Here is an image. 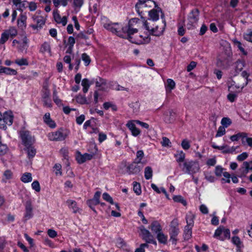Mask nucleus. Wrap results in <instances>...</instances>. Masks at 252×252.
Returning a JSON list of instances; mask_svg holds the SVG:
<instances>
[{"label":"nucleus","mask_w":252,"mask_h":252,"mask_svg":"<svg viewBox=\"0 0 252 252\" xmlns=\"http://www.w3.org/2000/svg\"><path fill=\"white\" fill-rule=\"evenodd\" d=\"M175 157L176 158V161L179 163V166L181 167L183 164H181L182 162H183L185 158V154L183 151L178 152V153L175 155Z\"/></svg>","instance_id":"obj_26"},{"label":"nucleus","mask_w":252,"mask_h":252,"mask_svg":"<svg viewBox=\"0 0 252 252\" xmlns=\"http://www.w3.org/2000/svg\"><path fill=\"white\" fill-rule=\"evenodd\" d=\"M192 227H191V226H187V225L185 226V229H184V236L185 240H188L190 238V237L191 236V234H192V231H191Z\"/></svg>","instance_id":"obj_29"},{"label":"nucleus","mask_w":252,"mask_h":252,"mask_svg":"<svg viewBox=\"0 0 252 252\" xmlns=\"http://www.w3.org/2000/svg\"><path fill=\"white\" fill-rule=\"evenodd\" d=\"M92 84V83H90L89 80L88 79L85 78L83 79L81 85L83 86V92L84 93H86L88 92V89Z\"/></svg>","instance_id":"obj_30"},{"label":"nucleus","mask_w":252,"mask_h":252,"mask_svg":"<svg viewBox=\"0 0 252 252\" xmlns=\"http://www.w3.org/2000/svg\"><path fill=\"white\" fill-rule=\"evenodd\" d=\"M180 232L179 223L177 219H173L170 224L169 234L170 236L169 241L173 244L176 245L178 241V235Z\"/></svg>","instance_id":"obj_6"},{"label":"nucleus","mask_w":252,"mask_h":252,"mask_svg":"<svg viewBox=\"0 0 252 252\" xmlns=\"http://www.w3.org/2000/svg\"><path fill=\"white\" fill-rule=\"evenodd\" d=\"M232 53L230 49H225L219 54L217 59V65L220 67L226 68L232 62Z\"/></svg>","instance_id":"obj_2"},{"label":"nucleus","mask_w":252,"mask_h":252,"mask_svg":"<svg viewBox=\"0 0 252 252\" xmlns=\"http://www.w3.org/2000/svg\"><path fill=\"white\" fill-rule=\"evenodd\" d=\"M102 197L104 200L109 202L110 204H114L112 198L109 195V194L108 193H107L106 192L102 194Z\"/></svg>","instance_id":"obj_51"},{"label":"nucleus","mask_w":252,"mask_h":252,"mask_svg":"<svg viewBox=\"0 0 252 252\" xmlns=\"http://www.w3.org/2000/svg\"><path fill=\"white\" fill-rule=\"evenodd\" d=\"M40 52L42 53H45L46 52H50V45L47 42H44L43 44H42L41 46Z\"/></svg>","instance_id":"obj_37"},{"label":"nucleus","mask_w":252,"mask_h":252,"mask_svg":"<svg viewBox=\"0 0 252 252\" xmlns=\"http://www.w3.org/2000/svg\"><path fill=\"white\" fill-rule=\"evenodd\" d=\"M150 25V22H148L147 21H143V26L149 32L150 34L157 36H159L163 34L166 27L165 20L162 21L161 23L155 27H152Z\"/></svg>","instance_id":"obj_3"},{"label":"nucleus","mask_w":252,"mask_h":252,"mask_svg":"<svg viewBox=\"0 0 252 252\" xmlns=\"http://www.w3.org/2000/svg\"><path fill=\"white\" fill-rule=\"evenodd\" d=\"M54 168L55 173L57 176H61L62 175V172L61 171L62 166L60 164H56L54 166Z\"/></svg>","instance_id":"obj_46"},{"label":"nucleus","mask_w":252,"mask_h":252,"mask_svg":"<svg viewBox=\"0 0 252 252\" xmlns=\"http://www.w3.org/2000/svg\"><path fill=\"white\" fill-rule=\"evenodd\" d=\"M48 137L50 140L53 141H62L66 138V136L60 130L49 133Z\"/></svg>","instance_id":"obj_15"},{"label":"nucleus","mask_w":252,"mask_h":252,"mask_svg":"<svg viewBox=\"0 0 252 252\" xmlns=\"http://www.w3.org/2000/svg\"><path fill=\"white\" fill-rule=\"evenodd\" d=\"M145 178L147 180H149L152 178L153 176V170L150 166H147L145 168L144 171Z\"/></svg>","instance_id":"obj_34"},{"label":"nucleus","mask_w":252,"mask_h":252,"mask_svg":"<svg viewBox=\"0 0 252 252\" xmlns=\"http://www.w3.org/2000/svg\"><path fill=\"white\" fill-rule=\"evenodd\" d=\"M233 42L235 45H236L239 48V49L242 53H243V54L245 55H247V52L245 51L244 48L242 46V43L240 41L236 39H234L233 40Z\"/></svg>","instance_id":"obj_41"},{"label":"nucleus","mask_w":252,"mask_h":252,"mask_svg":"<svg viewBox=\"0 0 252 252\" xmlns=\"http://www.w3.org/2000/svg\"><path fill=\"white\" fill-rule=\"evenodd\" d=\"M9 36L5 31H4L3 33H2L1 37L0 38V44H4L9 38Z\"/></svg>","instance_id":"obj_50"},{"label":"nucleus","mask_w":252,"mask_h":252,"mask_svg":"<svg viewBox=\"0 0 252 252\" xmlns=\"http://www.w3.org/2000/svg\"><path fill=\"white\" fill-rule=\"evenodd\" d=\"M32 19L36 23V25L31 26L33 29H38V28H41L45 24V20L42 16L33 15Z\"/></svg>","instance_id":"obj_18"},{"label":"nucleus","mask_w":252,"mask_h":252,"mask_svg":"<svg viewBox=\"0 0 252 252\" xmlns=\"http://www.w3.org/2000/svg\"><path fill=\"white\" fill-rule=\"evenodd\" d=\"M135 22H137L136 19H131L125 27L120 26L118 23H105L103 27L118 36L127 39L132 43H134L133 38H137L138 35L140 34L138 33V30L133 27L132 23Z\"/></svg>","instance_id":"obj_1"},{"label":"nucleus","mask_w":252,"mask_h":252,"mask_svg":"<svg viewBox=\"0 0 252 252\" xmlns=\"http://www.w3.org/2000/svg\"><path fill=\"white\" fill-rule=\"evenodd\" d=\"M150 228H151L153 232L156 234L162 230V227L160 223L157 220L154 221L152 222Z\"/></svg>","instance_id":"obj_22"},{"label":"nucleus","mask_w":252,"mask_h":252,"mask_svg":"<svg viewBox=\"0 0 252 252\" xmlns=\"http://www.w3.org/2000/svg\"><path fill=\"white\" fill-rule=\"evenodd\" d=\"M32 188L37 192L40 190V187L39 182L37 181H34L32 184Z\"/></svg>","instance_id":"obj_56"},{"label":"nucleus","mask_w":252,"mask_h":252,"mask_svg":"<svg viewBox=\"0 0 252 252\" xmlns=\"http://www.w3.org/2000/svg\"><path fill=\"white\" fill-rule=\"evenodd\" d=\"M101 195V192L97 191H96L94 196L93 199H89L87 201V203L88 205L96 213V211L94 208V206L100 203L99 198Z\"/></svg>","instance_id":"obj_12"},{"label":"nucleus","mask_w":252,"mask_h":252,"mask_svg":"<svg viewBox=\"0 0 252 252\" xmlns=\"http://www.w3.org/2000/svg\"><path fill=\"white\" fill-rule=\"evenodd\" d=\"M244 38L250 42H252V31H250L248 33L244 34Z\"/></svg>","instance_id":"obj_61"},{"label":"nucleus","mask_w":252,"mask_h":252,"mask_svg":"<svg viewBox=\"0 0 252 252\" xmlns=\"http://www.w3.org/2000/svg\"><path fill=\"white\" fill-rule=\"evenodd\" d=\"M215 174L216 176L220 177L221 176L222 173L223 174V168L220 166H217L216 167Z\"/></svg>","instance_id":"obj_60"},{"label":"nucleus","mask_w":252,"mask_h":252,"mask_svg":"<svg viewBox=\"0 0 252 252\" xmlns=\"http://www.w3.org/2000/svg\"><path fill=\"white\" fill-rule=\"evenodd\" d=\"M250 170L252 171V160L243 162L238 170V176L241 178L246 177Z\"/></svg>","instance_id":"obj_9"},{"label":"nucleus","mask_w":252,"mask_h":252,"mask_svg":"<svg viewBox=\"0 0 252 252\" xmlns=\"http://www.w3.org/2000/svg\"><path fill=\"white\" fill-rule=\"evenodd\" d=\"M25 150L27 151L29 158H32L36 154V149L32 145L26 146Z\"/></svg>","instance_id":"obj_28"},{"label":"nucleus","mask_w":252,"mask_h":252,"mask_svg":"<svg viewBox=\"0 0 252 252\" xmlns=\"http://www.w3.org/2000/svg\"><path fill=\"white\" fill-rule=\"evenodd\" d=\"M15 63L17 64L22 65H28L29 63L28 60L25 58H22L20 59H17L15 61Z\"/></svg>","instance_id":"obj_43"},{"label":"nucleus","mask_w":252,"mask_h":252,"mask_svg":"<svg viewBox=\"0 0 252 252\" xmlns=\"http://www.w3.org/2000/svg\"><path fill=\"white\" fill-rule=\"evenodd\" d=\"M8 147L6 144H2L0 142V156L5 155L8 151Z\"/></svg>","instance_id":"obj_45"},{"label":"nucleus","mask_w":252,"mask_h":252,"mask_svg":"<svg viewBox=\"0 0 252 252\" xmlns=\"http://www.w3.org/2000/svg\"><path fill=\"white\" fill-rule=\"evenodd\" d=\"M3 177L4 179H3V181H4V179L5 180H9L11 179L12 178L13 176V173L10 170H5L3 173Z\"/></svg>","instance_id":"obj_47"},{"label":"nucleus","mask_w":252,"mask_h":252,"mask_svg":"<svg viewBox=\"0 0 252 252\" xmlns=\"http://www.w3.org/2000/svg\"><path fill=\"white\" fill-rule=\"evenodd\" d=\"M53 17L55 21L58 24H62L63 26L66 25L67 22V17L63 16L61 17L57 9L53 11Z\"/></svg>","instance_id":"obj_16"},{"label":"nucleus","mask_w":252,"mask_h":252,"mask_svg":"<svg viewBox=\"0 0 252 252\" xmlns=\"http://www.w3.org/2000/svg\"><path fill=\"white\" fill-rule=\"evenodd\" d=\"M67 203L69 207L73 210V212L74 213L78 211V208L76 206V203L75 201L69 200L67 201Z\"/></svg>","instance_id":"obj_39"},{"label":"nucleus","mask_w":252,"mask_h":252,"mask_svg":"<svg viewBox=\"0 0 252 252\" xmlns=\"http://www.w3.org/2000/svg\"><path fill=\"white\" fill-rule=\"evenodd\" d=\"M44 122L50 127L54 128L56 127V123L50 118L49 113H46L43 117Z\"/></svg>","instance_id":"obj_21"},{"label":"nucleus","mask_w":252,"mask_h":252,"mask_svg":"<svg viewBox=\"0 0 252 252\" xmlns=\"http://www.w3.org/2000/svg\"><path fill=\"white\" fill-rule=\"evenodd\" d=\"M84 3L83 0H73V5L75 7L80 8Z\"/></svg>","instance_id":"obj_62"},{"label":"nucleus","mask_w":252,"mask_h":252,"mask_svg":"<svg viewBox=\"0 0 252 252\" xmlns=\"http://www.w3.org/2000/svg\"><path fill=\"white\" fill-rule=\"evenodd\" d=\"M21 181L24 183H29L32 181V174L28 172H26L21 177Z\"/></svg>","instance_id":"obj_33"},{"label":"nucleus","mask_w":252,"mask_h":252,"mask_svg":"<svg viewBox=\"0 0 252 252\" xmlns=\"http://www.w3.org/2000/svg\"><path fill=\"white\" fill-rule=\"evenodd\" d=\"M156 3L151 0H139L135 5V9L139 15L143 18L142 14L144 12H148L149 8L153 6H156Z\"/></svg>","instance_id":"obj_5"},{"label":"nucleus","mask_w":252,"mask_h":252,"mask_svg":"<svg viewBox=\"0 0 252 252\" xmlns=\"http://www.w3.org/2000/svg\"><path fill=\"white\" fill-rule=\"evenodd\" d=\"M231 123V120L228 118H223L221 121V124L224 127H227Z\"/></svg>","instance_id":"obj_44"},{"label":"nucleus","mask_w":252,"mask_h":252,"mask_svg":"<svg viewBox=\"0 0 252 252\" xmlns=\"http://www.w3.org/2000/svg\"><path fill=\"white\" fill-rule=\"evenodd\" d=\"M232 241L233 243L237 246L238 248L240 249L243 247V245L240 239L237 236L233 237L232 238Z\"/></svg>","instance_id":"obj_38"},{"label":"nucleus","mask_w":252,"mask_h":252,"mask_svg":"<svg viewBox=\"0 0 252 252\" xmlns=\"http://www.w3.org/2000/svg\"><path fill=\"white\" fill-rule=\"evenodd\" d=\"M21 139L23 144L26 147L31 146L33 143V140L28 131H23L21 133Z\"/></svg>","instance_id":"obj_14"},{"label":"nucleus","mask_w":252,"mask_h":252,"mask_svg":"<svg viewBox=\"0 0 252 252\" xmlns=\"http://www.w3.org/2000/svg\"><path fill=\"white\" fill-rule=\"evenodd\" d=\"M9 36L12 37L17 34V30L14 27H10L8 30H5Z\"/></svg>","instance_id":"obj_36"},{"label":"nucleus","mask_w":252,"mask_h":252,"mask_svg":"<svg viewBox=\"0 0 252 252\" xmlns=\"http://www.w3.org/2000/svg\"><path fill=\"white\" fill-rule=\"evenodd\" d=\"M182 170L188 174L193 175L200 171V166L198 161L186 160L182 165Z\"/></svg>","instance_id":"obj_4"},{"label":"nucleus","mask_w":252,"mask_h":252,"mask_svg":"<svg viewBox=\"0 0 252 252\" xmlns=\"http://www.w3.org/2000/svg\"><path fill=\"white\" fill-rule=\"evenodd\" d=\"M248 153L246 152H244L237 156V159L238 161H242L248 158Z\"/></svg>","instance_id":"obj_58"},{"label":"nucleus","mask_w":252,"mask_h":252,"mask_svg":"<svg viewBox=\"0 0 252 252\" xmlns=\"http://www.w3.org/2000/svg\"><path fill=\"white\" fill-rule=\"evenodd\" d=\"M145 247H148V245L147 243L141 244L139 248H137L135 250V252H145L144 248Z\"/></svg>","instance_id":"obj_63"},{"label":"nucleus","mask_w":252,"mask_h":252,"mask_svg":"<svg viewBox=\"0 0 252 252\" xmlns=\"http://www.w3.org/2000/svg\"><path fill=\"white\" fill-rule=\"evenodd\" d=\"M247 136L248 134L246 132H239L231 136L230 139L232 141H237L241 138H245Z\"/></svg>","instance_id":"obj_27"},{"label":"nucleus","mask_w":252,"mask_h":252,"mask_svg":"<svg viewBox=\"0 0 252 252\" xmlns=\"http://www.w3.org/2000/svg\"><path fill=\"white\" fill-rule=\"evenodd\" d=\"M175 86V82L171 79H168L167 80V85L166 86V91L170 92L172 90H173Z\"/></svg>","instance_id":"obj_35"},{"label":"nucleus","mask_w":252,"mask_h":252,"mask_svg":"<svg viewBox=\"0 0 252 252\" xmlns=\"http://www.w3.org/2000/svg\"><path fill=\"white\" fill-rule=\"evenodd\" d=\"M76 101L80 104H85L87 103V99L86 97L82 95L79 94L76 97Z\"/></svg>","instance_id":"obj_49"},{"label":"nucleus","mask_w":252,"mask_h":252,"mask_svg":"<svg viewBox=\"0 0 252 252\" xmlns=\"http://www.w3.org/2000/svg\"><path fill=\"white\" fill-rule=\"evenodd\" d=\"M157 239L160 243L165 244L167 243V237L161 231L157 233Z\"/></svg>","instance_id":"obj_31"},{"label":"nucleus","mask_w":252,"mask_h":252,"mask_svg":"<svg viewBox=\"0 0 252 252\" xmlns=\"http://www.w3.org/2000/svg\"><path fill=\"white\" fill-rule=\"evenodd\" d=\"M133 40L134 41V43L136 44H144L148 43L150 41V38L148 34H146L144 36L142 34L138 35L137 38H133Z\"/></svg>","instance_id":"obj_17"},{"label":"nucleus","mask_w":252,"mask_h":252,"mask_svg":"<svg viewBox=\"0 0 252 252\" xmlns=\"http://www.w3.org/2000/svg\"><path fill=\"white\" fill-rule=\"evenodd\" d=\"M82 59L84 62L86 66L88 65L91 62V59L89 56L86 53L82 54Z\"/></svg>","instance_id":"obj_52"},{"label":"nucleus","mask_w":252,"mask_h":252,"mask_svg":"<svg viewBox=\"0 0 252 252\" xmlns=\"http://www.w3.org/2000/svg\"><path fill=\"white\" fill-rule=\"evenodd\" d=\"M223 236L219 238L220 240H223L224 239L228 238H230V232L228 229H226L223 226V230L222 233Z\"/></svg>","instance_id":"obj_40"},{"label":"nucleus","mask_w":252,"mask_h":252,"mask_svg":"<svg viewBox=\"0 0 252 252\" xmlns=\"http://www.w3.org/2000/svg\"><path fill=\"white\" fill-rule=\"evenodd\" d=\"M194 216L191 213H189L186 216L187 226H193L194 224Z\"/></svg>","instance_id":"obj_32"},{"label":"nucleus","mask_w":252,"mask_h":252,"mask_svg":"<svg viewBox=\"0 0 252 252\" xmlns=\"http://www.w3.org/2000/svg\"><path fill=\"white\" fill-rule=\"evenodd\" d=\"M139 229L141 231V234L140 235L141 236L142 239L145 241L147 244H157L156 242L154 240L153 236L151 234V233L148 230L146 229L145 228L144 226H140Z\"/></svg>","instance_id":"obj_8"},{"label":"nucleus","mask_w":252,"mask_h":252,"mask_svg":"<svg viewBox=\"0 0 252 252\" xmlns=\"http://www.w3.org/2000/svg\"><path fill=\"white\" fill-rule=\"evenodd\" d=\"M26 15L21 14L18 20V25L22 29L25 28L26 27Z\"/></svg>","instance_id":"obj_25"},{"label":"nucleus","mask_w":252,"mask_h":252,"mask_svg":"<svg viewBox=\"0 0 252 252\" xmlns=\"http://www.w3.org/2000/svg\"><path fill=\"white\" fill-rule=\"evenodd\" d=\"M4 73L7 75H15L17 72L16 70L9 67L0 66V73Z\"/></svg>","instance_id":"obj_24"},{"label":"nucleus","mask_w":252,"mask_h":252,"mask_svg":"<svg viewBox=\"0 0 252 252\" xmlns=\"http://www.w3.org/2000/svg\"><path fill=\"white\" fill-rule=\"evenodd\" d=\"M223 226H220L215 231L214 237L215 238L221 237L220 235L222 233Z\"/></svg>","instance_id":"obj_59"},{"label":"nucleus","mask_w":252,"mask_h":252,"mask_svg":"<svg viewBox=\"0 0 252 252\" xmlns=\"http://www.w3.org/2000/svg\"><path fill=\"white\" fill-rule=\"evenodd\" d=\"M47 234L50 237L52 238L56 237L57 235V232L55 230L51 229L48 230Z\"/></svg>","instance_id":"obj_64"},{"label":"nucleus","mask_w":252,"mask_h":252,"mask_svg":"<svg viewBox=\"0 0 252 252\" xmlns=\"http://www.w3.org/2000/svg\"><path fill=\"white\" fill-rule=\"evenodd\" d=\"M199 13V10L197 8L193 9L189 13L188 18L189 23L187 25L188 29H190L193 26V24L197 22Z\"/></svg>","instance_id":"obj_11"},{"label":"nucleus","mask_w":252,"mask_h":252,"mask_svg":"<svg viewBox=\"0 0 252 252\" xmlns=\"http://www.w3.org/2000/svg\"><path fill=\"white\" fill-rule=\"evenodd\" d=\"M174 201L176 202H180L183 204L184 206L187 205V202L183 197L181 195H176L173 198Z\"/></svg>","instance_id":"obj_42"},{"label":"nucleus","mask_w":252,"mask_h":252,"mask_svg":"<svg viewBox=\"0 0 252 252\" xmlns=\"http://www.w3.org/2000/svg\"><path fill=\"white\" fill-rule=\"evenodd\" d=\"M181 146L182 148L185 150L189 149L190 147L189 141L187 139H184L182 141Z\"/></svg>","instance_id":"obj_55"},{"label":"nucleus","mask_w":252,"mask_h":252,"mask_svg":"<svg viewBox=\"0 0 252 252\" xmlns=\"http://www.w3.org/2000/svg\"><path fill=\"white\" fill-rule=\"evenodd\" d=\"M144 157V153L143 151L139 150L136 153V158L135 159V161L137 162L138 163H141V160Z\"/></svg>","instance_id":"obj_48"},{"label":"nucleus","mask_w":252,"mask_h":252,"mask_svg":"<svg viewBox=\"0 0 252 252\" xmlns=\"http://www.w3.org/2000/svg\"><path fill=\"white\" fill-rule=\"evenodd\" d=\"M32 209L31 202L30 201H27L25 205V213L24 217V220L25 221L33 217Z\"/></svg>","instance_id":"obj_13"},{"label":"nucleus","mask_w":252,"mask_h":252,"mask_svg":"<svg viewBox=\"0 0 252 252\" xmlns=\"http://www.w3.org/2000/svg\"><path fill=\"white\" fill-rule=\"evenodd\" d=\"M161 12V9L158 8L156 9H153L151 10H149L148 11L149 15L150 17V20H152V21H157L159 18V12Z\"/></svg>","instance_id":"obj_20"},{"label":"nucleus","mask_w":252,"mask_h":252,"mask_svg":"<svg viewBox=\"0 0 252 252\" xmlns=\"http://www.w3.org/2000/svg\"><path fill=\"white\" fill-rule=\"evenodd\" d=\"M225 133V127L223 126H220L216 135V137H220L223 135Z\"/></svg>","instance_id":"obj_57"},{"label":"nucleus","mask_w":252,"mask_h":252,"mask_svg":"<svg viewBox=\"0 0 252 252\" xmlns=\"http://www.w3.org/2000/svg\"><path fill=\"white\" fill-rule=\"evenodd\" d=\"M133 190L137 195L141 194V190L140 184H138L136 182L134 183L133 185Z\"/></svg>","instance_id":"obj_53"},{"label":"nucleus","mask_w":252,"mask_h":252,"mask_svg":"<svg viewBox=\"0 0 252 252\" xmlns=\"http://www.w3.org/2000/svg\"><path fill=\"white\" fill-rule=\"evenodd\" d=\"M93 157V155L85 153L84 155H78L76 157V160L79 163L81 164L85 162L87 160H91Z\"/></svg>","instance_id":"obj_19"},{"label":"nucleus","mask_w":252,"mask_h":252,"mask_svg":"<svg viewBox=\"0 0 252 252\" xmlns=\"http://www.w3.org/2000/svg\"><path fill=\"white\" fill-rule=\"evenodd\" d=\"M139 164H140V163H138L134 160L133 162L128 164L126 167V172L129 175L136 174L139 173L143 166H140Z\"/></svg>","instance_id":"obj_10"},{"label":"nucleus","mask_w":252,"mask_h":252,"mask_svg":"<svg viewBox=\"0 0 252 252\" xmlns=\"http://www.w3.org/2000/svg\"><path fill=\"white\" fill-rule=\"evenodd\" d=\"M239 148V146L237 147H230L227 145H223L222 146H221V149L220 150H222V153L223 154H232L235 151V150Z\"/></svg>","instance_id":"obj_23"},{"label":"nucleus","mask_w":252,"mask_h":252,"mask_svg":"<svg viewBox=\"0 0 252 252\" xmlns=\"http://www.w3.org/2000/svg\"><path fill=\"white\" fill-rule=\"evenodd\" d=\"M13 116L11 113L5 112L3 115L0 112V128L6 129L7 126H10L13 123Z\"/></svg>","instance_id":"obj_7"},{"label":"nucleus","mask_w":252,"mask_h":252,"mask_svg":"<svg viewBox=\"0 0 252 252\" xmlns=\"http://www.w3.org/2000/svg\"><path fill=\"white\" fill-rule=\"evenodd\" d=\"M50 94V91L47 87H44V91H43L42 99L49 98Z\"/></svg>","instance_id":"obj_54"}]
</instances>
